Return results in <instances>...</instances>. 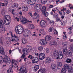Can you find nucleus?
I'll return each mask as SVG.
<instances>
[{
	"label": "nucleus",
	"mask_w": 73,
	"mask_h": 73,
	"mask_svg": "<svg viewBox=\"0 0 73 73\" xmlns=\"http://www.w3.org/2000/svg\"><path fill=\"white\" fill-rule=\"evenodd\" d=\"M17 62V61L16 60H15L14 59H12V61L11 62L13 64H14V65H15L16 66L17 65V64H16V63Z\"/></svg>",
	"instance_id": "35"
},
{
	"label": "nucleus",
	"mask_w": 73,
	"mask_h": 73,
	"mask_svg": "<svg viewBox=\"0 0 73 73\" xmlns=\"http://www.w3.org/2000/svg\"><path fill=\"white\" fill-rule=\"evenodd\" d=\"M19 14L20 16H22V15H23V12H22L21 11H20L19 12Z\"/></svg>",
	"instance_id": "61"
},
{
	"label": "nucleus",
	"mask_w": 73,
	"mask_h": 73,
	"mask_svg": "<svg viewBox=\"0 0 73 73\" xmlns=\"http://www.w3.org/2000/svg\"><path fill=\"white\" fill-rule=\"evenodd\" d=\"M58 17V14H57V13L54 14L53 15L54 18H55V19H57Z\"/></svg>",
	"instance_id": "37"
},
{
	"label": "nucleus",
	"mask_w": 73,
	"mask_h": 73,
	"mask_svg": "<svg viewBox=\"0 0 73 73\" xmlns=\"http://www.w3.org/2000/svg\"><path fill=\"white\" fill-rule=\"evenodd\" d=\"M64 48L63 49V53L64 54H67L68 56H72V52L70 50H67L68 47L66 46H64Z\"/></svg>",
	"instance_id": "5"
},
{
	"label": "nucleus",
	"mask_w": 73,
	"mask_h": 73,
	"mask_svg": "<svg viewBox=\"0 0 73 73\" xmlns=\"http://www.w3.org/2000/svg\"><path fill=\"white\" fill-rule=\"evenodd\" d=\"M16 32L17 34H21L22 33L24 36H28L31 34V31L29 30H24L23 27L22 25H17L15 28Z\"/></svg>",
	"instance_id": "1"
},
{
	"label": "nucleus",
	"mask_w": 73,
	"mask_h": 73,
	"mask_svg": "<svg viewBox=\"0 0 73 73\" xmlns=\"http://www.w3.org/2000/svg\"><path fill=\"white\" fill-rule=\"evenodd\" d=\"M45 61L46 63L49 64V63H50L51 61V59L49 57H47Z\"/></svg>",
	"instance_id": "26"
},
{
	"label": "nucleus",
	"mask_w": 73,
	"mask_h": 73,
	"mask_svg": "<svg viewBox=\"0 0 73 73\" xmlns=\"http://www.w3.org/2000/svg\"><path fill=\"white\" fill-rule=\"evenodd\" d=\"M4 3H5V5L6 6H7V5L8 3V0H5L4 1Z\"/></svg>",
	"instance_id": "42"
},
{
	"label": "nucleus",
	"mask_w": 73,
	"mask_h": 73,
	"mask_svg": "<svg viewBox=\"0 0 73 73\" xmlns=\"http://www.w3.org/2000/svg\"><path fill=\"white\" fill-rule=\"evenodd\" d=\"M67 63H71L72 62V60L70 59L67 58L66 60Z\"/></svg>",
	"instance_id": "36"
},
{
	"label": "nucleus",
	"mask_w": 73,
	"mask_h": 73,
	"mask_svg": "<svg viewBox=\"0 0 73 73\" xmlns=\"http://www.w3.org/2000/svg\"><path fill=\"white\" fill-rule=\"evenodd\" d=\"M27 2L29 4L34 5L36 3V0H27Z\"/></svg>",
	"instance_id": "16"
},
{
	"label": "nucleus",
	"mask_w": 73,
	"mask_h": 73,
	"mask_svg": "<svg viewBox=\"0 0 73 73\" xmlns=\"http://www.w3.org/2000/svg\"><path fill=\"white\" fill-rule=\"evenodd\" d=\"M45 69L44 68H42L40 69L38 71V73H44L45 72Z\"/></svg>",
	"instance_id": "24"
},
{
	"label": "nucleus",
	"mask_w": 73,
	"mask_h": 73,
	"mask_svg": "<svg viewBox=\"0 0 73 73\" xmlns=\"http://www.w3.org/2000/svg\"><path fill=\"white\" fill-rule=\"evenodd\" d=\"M7 73H13V70H12V69L11 68L9 70H7Z\"/></svg>",
	"instance_id": "38"
},
{
	"label": "nucleus",
	"mask_w": 73,
	"mask_h": 73,
	"mask_svg": "<svg viewBox=\"0 0 73 73\" xmlns=\"http://www.w3.org/2000/svg\"><path fill=\"white\" fill-rule=\"evenodd\" d=\"M3 20H0V28H2L1 33H4L5 31H7V30L5 29V28L4 27H3Z\"/></svg>",
	"instance_id": "7"
},
{
	"label": "nucleus",
	"mask_w": 73,
	"mask_h": 73,
	"mask_svg": "<svg viewBox=\"0 0 73 73\" xmlns=\"http://www.w3.org/2000/svg\"><path fill=\"white\" fill-rule=\"evenodd\" d=\"M53 29V28L50 27L49 28L48 31L49 32H52Z\"/></svg>",
	"instance_id": "43"
},
{
	"label": "nucleus",
	"mask_w": 73,
	"mask_h": 73,
	"mask_svg": "<svg viewBox=\"0 0 73 73\" xmlns=\"http://www.w3.org/2000/svg\"><path fill=\"white\" fill-rule=\"evenodd\" d=\"M28 58H30V59H32L33 58V56L31 55H29V56H28Z\"/></svg>",
	"instance_id": "54"
},
{
	"label": "nucleus",
	"mask_w": 73,
	"mask_h": 73,
	"mask_svg": "<svg viewBox=\"0 0 73 73\" xmlns=\"http://www.w3.org/2000/svg\"><path fill=\"white\" fill-rule=\"evenodd\" d=\"M67 38V37L66 36V35L64 34L63 35V38L64 39V40H66V38Z\"/></svg>",
	"instance_id": "52"
},
{
	"label": "nucleus",
	"mask_w": 73,
	"mask_h": 73,
	"mask_svg": "<svg viewBox=\"0 0 73 73\" xmlns=\"http://www.w3.org/2000/svg\"><path fill=\"white\" fill-rule=\"evenodd\" d=\"M66 70L65 68H62L61 70V73H66Z\"/></svg>",
	"instance_id": "34"
},
{
	"label": "nucleus",
	"mask_w": 73,
	"mask_h": 73,
	"mask_svg": "<svg viewBox=\"0 0 73 73\" xmlns=\"http://www.w3.org/2000/svg\"><path fill=\"white\" fill-rule=\"evenodd\" d=\"M5 62V63L9 65L11 62V59L9 57L7 56H5V59H4L3 57L0 56V62L1 64H2L3 62Z\"/></svg>",
	"instance_id": "2"
},
{
	"label": "nucleus",
	"mask_w": 73,
	"mask_h": 73,
	"mask_svg": "<svg viewBox=\"0 0 73 73\" xmlns=\"http://www.w3.org/2000/svg\"><path fill=\"white\" fill-rule=\"evenodd\" d=\"M6 11L4 10H3L1 11V14L2 15L4 16L5 15V13Z\"/></svg>",
	"instance_id": "40"
},
{
	"label": "nucleus",
	"mask_w": 73,
	"mask_h": 73,
	"mask_svg": "<svg viewBox=\"0 0 73 73\" xmlns=\"http://www.w3.org/2000/svg\"><path fill=\"white\" fill-rule=\"evenodd\" d=\"M27 71L26 70V68L24 66H22L19 71H17V73H27Z\"/></svg>",
	"instance_id": "6"
},
{
	"label": "nucleus",
	"mask_w": 73,
	"mask_h": 73,
	"mask_svg": "<svg viewBox=\"0 0 73 73\" xmlns=\"http://www.w3.org/2000/svg\"><path fill=\"white\" fill-rule=\"evenodd\" d=\"M44 13V15H45V16L46 17H47L49 15V13L48 12H46V13Z\"/></svg>",
	"instance_id": "49"
},
{
	"label": "nucleus",
	"mask_w": 73,
	"mask_h": 73,
	"mask_svg": "<svg viewBox=\"0 0 73 73\" xmlns=\"http://www.w3.org/2000/svg\"><path fill=\"white\" fill-rule=\"evenodd\" d=\"M19 19L21 20V21L22 24H25L27 23L28 21L27 20V18L23 16H19Z\"/></svg>",
	"instance_id": "8"
},
{
	"label": "nucleus",
	"mask_w": 73,
	"mask_h": 73,
	"mask_svg": "<svg viewBox=\"0 0 73 73\" xmlns=\"http://www.w3.org/2000/svg\"><path fill=\"white\" fill-rule=\"evenodd\" d=\"M73 48V44H72L70 46V48H71V49H72Z\"/></svg>",
	"instance_id": "55"
},
{
	"label": "nucleus",
	"mask_w": 73,
	"mask_h": 73,
	"mask_svg": "<svg viewBox=\"0 0 73 73\" xmlns=\"http://www.w3.org/2000/svg\"><path fill=\"white\" fill-rule=\"evenodd\" d=\"M51 67L53 70H54V71H55V72L57 71V69H58V68L57 66H56V64H52L51 65Z\"/></svg>",
	"instance_id": "19"
},
{
	"label": "nucleus",
	"mask_w": 73,
	"mask_h": 73,
	"mask_svg": "<svg viewBox=\"0 0 73 73\" xmlns=\"http://www.w3.org/2000/svg\"><path fill=\"white\" fill-rule=\"evenodd\" d=\"M11 20H4V23L5 25H8L11 23Z\"/></svg>",
	"instance_id": "23"
},
{
	"label": "nucleus",
	"mask_w": 73,
	"mask_h": 73,
	"mask_svg": "<svg viewBox=\"0 0 73 73\" xmlns=\"http://www.w3.org/2000/svg\"><path fill=\"white\" fill-rule=\"evenodd\" d=\"M43 47L42 46H40L38 48V50H39V51H41V50H43Z\"/></svg>",
	"instance_id": "39"
},
{
	"label": "nucleus",
	"mask_w": 73,
	"mask_h": 73,
	"mask_svg": "<svg viewBox=\"0 0 73 73\" xmlns=\"http://www.w3.org/2000/svg\"><path fill=\"white\" fill-rule=\"evenodd\" d=\"M25 55L24 54H22V56H21V58L22 59L24 58L25 57Z\"/></svg>",
	"instance_id": "48"
},
{
	"label": "nucleus",
	"mask_w": 73,
	"mask_h": 73,
	"mask_svg": "<svg viewBox=\"0 0 73 73\" xmlns=\"http://www.w3.org/2000/svg\"><path fill=\"white\" fill-rule=\"evenodd\" d=\"M57 65L58 66L61 67L62 66V63L60 62H58L57 63Z\"/></svg>",
	"instance_id": "41"
},
{
	"label": "nucleus",
	"mask_w": 73,
	"mask_h": 73,
	"mask_svg": "<svg viewBox=\"0 0 73 73\" xmlns=\"http://www.w3.org/2000/svg\"><path fill=\"white\" fill-rule=\"evenodd\" d=\"M54 33L55 35H58V32L56 29H54Z\"/></svg>",
	"instance_id": "45"
},
{
	"label": "nucleus",
	"mask_w": 73,
	"mask_h": 73,
	"mask_svg": "<svg viewBox=\"0 0 73 73\" xmlns=\"http://www.w3.org/2000/svg\"><path fill=\"white\" fill-rule=\"evenodd\" d=\"M46 10V7L44 6L42 8V12L43 13H45V11Z\"/></svg>",
	"instance_id": "27"
},
{
	"label": "nucleus",
	"mask_w": 73,
	"mask_h": 73,
	"mask_svg": "<svg viewBox=\"0 0 73 73\" xmlns=\"http://www.w3.org/2000/svg\"><path fill=\"white\" fill-rule=\"evenodd\" d=\"M65 1V0H62L60 2V3H64Z\"/></svg>",
	"instance_id": "59"
},
{
	"label": "nucleus",
	"mask_w": 73,
	"mask_h": 73,
	"mask_svg": "<svg viewBox=\"0 0 73 73\" xmlns=\"http://www.w3.org/2000/svg\"><path fill=\"white\" fill-rule=\"evenodd\" d=\"M54 10L56 11H57V12H58L59 11L58 10V9L57 8V7H56L54 8Z\"/></svg>",
	"instance_id": "56"
},
{
	"label": "nucleus",
	"mask_w": 73,
	"mask_h": 73,
	"mask_svg": "<svg viewBox=\"0 0 73 73\" xmlns=\"http://www.w3.org/2000/svg\"><path fill=\"white\" fill-rule=\"evenodd\" d=\"M59 13L60 15H62V11H59Z\"/></svg>",
	"instance_id": "62"
},
{
	"label": "nucleus",
	"mask_w": 73,
	"mask_h": 73,
	"mask_svg": "<svg viewBox=\"0 0 73 73\" xmlns=\"http://www.w3.org/2000/svg\"><path fill=\"white\" fill-rule=\"evenodd\" d=\"M60 0H58L56 1V3L57 4L58 3V2H60Z\"/></svg>",
	"instance_id": "64"
},
{
	"label": "nucleus",
	"mask_w": 73,
	"mask_h": 73,
	"mask_svg": "<svg viewBox=\"0 0 73 73\" xmlns=\"http://www.w3.org/2000/svg\"><path fill=\"white\" fill-rule=\"evenodd\" d=\"M12 7L13 8H17L18 7V5L14 3L12 4Z\"/></svg>",
	"instance_id": "28"
},
{
	"label": "nucleus",
	"mask_w": 73,
	"mask_h": 73,
	"mask_svg": "<svg viewBox=\"0 0 73 73\" xmlns=\"http://www.w3.org/2000/svg\"><path fill=\"white\" fill-rule=\"evenodd\" d=\"M39 69V66L38 65H36L34 67V71L35 72H36L37 70Z\"/></svg>",
	"instance_id": "29"
},
{
	"label": "nucleus",
	"mask_w": 73,
	"mask_h": 73,
	"mask_svg": "<svg viewBox=\"0 0 73 73\" xmlns=\"http://www.w3.org/2000/svg\"><path fill=\"white\" fill-rule=\"evenodd\" d=\"M48 1V0H41V3L42 4H45Z\"/></svg>",
	"instance_id": "31"
},
{
	"label": "nucleus",
	"mask_w": 73,
	"mask_h": 73,
	"mask_svg": "<svg viewBox=\"0 0 73 73\" xmlns=\"http://www.w3.org/2000/svg\"><path fill=\"white\" fill-rule=\"evenodd\" d=\"M34 16L33 17L34 19H37L40 17L39 15H38L37 13L35 12V13H34Z\"/></svg>",
	"instance_id": "21"
},
{
	"label": "nucleus",
	"mask_w": 73,
	"mask_h": 73,
	"mask_svg": "<svg viewBox=\"0 0 73 73\" xmlns=\"http://www.w3.org/2000/svg\"><path fill=\"white\" fill-rule=\"evenodd\" d=\"M33 63H37L38 61V58L37 57H34L32 59Z\"/></svg>",
	"instance_id": "18"
},
{
	"label": "nucleus",
	"mask_w": 73,
	"mask_h": 73,
	"mask_svg": "<svg viewBox=\"0 0 73 73\" xmlns=\"http://www.w3.org/2000/svg\"><path fill=\"white\" fill-rule=\"evenodd\" d=\"M15 19H16V20H17V21H19V18H18L16 17L15 18Z\"/></svg>",
	"instance_id": "63"
},
{
	"label": "nucleus",
	"mask_w": 73,
	"mask_h": 73,
	"mask_svg": "<svg viewBox=\"0 0 73 73\" xmlns=\"http://www.w3.org/2000/svg\"><path fill=\"white\" fill-rule=\"evenodd\" d=\"M22 9L24 12H27L28 10V8L27 6H25L22 7Z\"/></svg>",
	"instance_id": "25"
},
{
	"label": "nucleus",
	"mask_w": 73,
	"mask_h": 73,
	"mask_svg": "<svg viewBox=\"0 0 73 73\" xmlns=\"http://www.w3.org/2000/svg\"><path fill=\"white\" fill-rule=\"evenodd\" d=\"M49 23L50 24H54V21H49Z\"/></svg>",
	"instance_id": "51"
},
{
	"label": "nucleus",
	"mask_w": 73,
	"mask_h": 73,
	"mask_svg": "<svg viewBox=\"0 0 73 73\" xmlns=\"http://www.w3.org/2000/svg\"><path fill=\"white\" fill-rule=\"evenodd\" d=\"M39 44L41 45H45L47 44V42L44 39H40L39 40Z\"/></svg>",
	"instance_id": "11"
},
{
	"label": "nucleus",
	"mask_w": 73,
	"mask_h": 73,
	"mask_svg": "<svg viewBox=\"0 0 73 73\" xmlns=\"http://www.w3.org/2000/svg\"><path fill=\"white\" fill-rule=\"evenodd\" d=\"M0 53L1 54L4 53V48L2 47H0Z\"/></svg>",
	"instance_id": "30"
},
{
	"label": "nucleus",
	"mask_w": 73,
	"mask_h": 73,
	"mask_svg": "<svg viewBox=\"0 0 73 73\" xmlns=\"http://www.w3.org/2000/svg\"><path fill=\"white\" fill-rule=\"evenodd\" d=\"M33 51V48L30 46L27 45L26 46V48L24 49L22 51V53L23 54H27L29 53L32 52Z\"/></svg>",
	"instance_id": "3"
},
{
	"label": "nucleus",
	"mask_w": 73,
	"mask_h": 73,
	"mask_svg": "<svg viewBox=\"0 0 73 73\" xmlns=\"http://www.w3.org/2000/svg\"><path fill=\"white\" fill-rule=\"evenodd\" d=\"M39 58L40 60H42L45 58V54L44 53H41L39 55Z\"/></svg>",
	"instance_id": "13"
},
{
	"label": "nucleus",
	"mask_w": 73,
	"mask_h": 73,
	"mask_svg": "<svg viewBox=\"0 0 73 73\" xmlns=\"http://www.w3.org/2000/svg\"><path fill=\"white\" fill-rule=\"evenodd\" d=\"M66 12L67 14H69L70 13V10H68L66 11Z\"/></svg>",
	"instance_id": "50"
},
{
	"label": "nucleus",
	"mask_w": 73,
	"mask_h": 73,
	"mask_svg": "<svg viewBox=\"0 0 73 73\" xmlns=\"http://www.w3.org/2000/svg\"><path fill=\"white\" fill-rule=\"evenodd\" d=\"M40 24L42 28H44V27H45L46 26V22L44 20H42L41 21Z\"/></svg>",
	"instance_id": "14"
},
{
	"label": "nucleus",
	"mask_w": 73,
	"mask_h": 73,
	"mask_svg": "<svg viewBox=\"0 0 73 73\" xmlns=\"http://www.w3.org/2000/svg\"><path fill=\"white\" fill-rule=\"evenodd\" d=\"M56 22H58V23L61 22V20H60V18H56Z\"/></svg>",
	"instance_id": "46"
},
{
	"label": "nucleus",
	"mask_w": 73,
	"mask_h": 73,
	"mask_svg": "<svg viewBox=\"0 0 73 73\" xmlns=\"http://www.w3.org/2000/svg\"><path fill=\"white\" fill-rule=\"evenodd\" d=\"M7 44H11V41H7Z\"/></svg>",
	"instance_id": "58"
},
{
	"label": "nucleus",
	"mask_w": 73,
	"mask_h": 73,
	"mask_svg": "<svg viewBox=\"0 0 73 73\" xmlns=\"http://www.w3.org/2000/svg\"><path fill=\"white\" fill-rule=\"evenodd\" d=\"M22 42L23 44H27L28 42L27 39H23L22 40Z\"/></svg>",
	"instance_id": "33"
},
{
	"label": "nucleus",
	"mask_w": 73,
	"mask_h": 73,
	"mask_svg": "<svg viewBox=\"0 0 73 73\" xmlns=\"http://www.w3.org/2000/svg\"><path fill=\"white\" fill-rule=\"evenodd\" d=\"M63 44H64V45H67V42L66 41H64L63 42Z\"/></svg>",
	"instance_id": "57"
},
{
	"label": "nucleus",
	"mask_w": 73,
	"mask_h": 73,
	"mask_svg": "<svg viewBox=\"0 0 73 73\" xmlns=\"http://www.w3.org/2000/svg\"><path fill=\"white\" fill-rule=\"evenodd\" d=\"M50 45L51 46H52V45H54L55 46H57L58 45V44H57V42L53 40L50 43Z\"/></svg>",
	"instance_id": "17"
},
{
	"label": "nucleus",
	"mask_w": 73,
	"mask_h": 73,
	"mask_svg": "<svg viewBox=\"0 0 73 73\" xmlns=\"http://www.w3.org/2000/svg\"><path fill=\"white\" fill-rule=\"evenodd\" d=\"M49 8H53V5H50L49 7Z\"/></svg>",
	"instance_id": "60"
},
{
	"label": "nucleus",
	"mask_w": 73,
	"mask_h": 73,
	"mask_svg": "<svg viewBox=\"0 0 73 73\" xmlns=\"http://www.w3.org/2000/svg\"><path fill=\"white\" fill-rule=\"evenodd\" d=\"M40 6H41V4H38L36 5L35 8V10L37 12H40L41 10V8H40Z\"/></svg>",
	"instance_id": "12"
},
{
	"label": "nucleus",
	"mask_w": 73,
	"mask_h": 73,
	"mask_svg": "<svg viewBox=\"0 0 73 73\" xmlns=\"http://www.w3.org/2000/svg\"><path fill=\"white\" fill-rule=\"evenodd\" d=\"M62 54V53L61 51L58 52V50H55L54 51V57H56L57 56H59V55H61Z\"/></svg>",
	"instance_id": "10"
},
{
	"label": "nucleus",
	"mask_w": 73,
	"mask_h": 73,
	"mask_svg": "<svg viewBox=\"0 0 73 73\" xmlns=\"http://www.w3.org/2000/svg\"><path fill=\"white\" fill-rule=\"evenodd\" d=\"M40 33H41L42 35H44L45 33V32L44 31V30L43 29H41L39 31Z\"/></svg>",
	"instance_id": "32"
},
{
	"label": "nucleus",
	"mask_w": 73,
	"mask_h": 73,
	"mask_svg": "<svg viewBox=\"0 0 73 73\" xmlns=\"http://www.w3.org/2000/svg\"><path fill=\"white\" fill-rule=\"evenodd\" d=\"M52 36L50 35H47L46 36L45 38V40L46 41H49L51 40Z\"/></svg>",
	"instance_id": "22"
},
{
	"label": "nucleus",
	"mask_w": 73,
	"mask_h": 73,
	"mask_svg": "<svg viewBox=\"0 0 73 73\" xmlns=\"http://www.w3.org/2000/svg\"><path fill=\"white\" fill-rule=\"evenodd\" d=\"M64 67L65 69H68V71L69 72H73V68L72 67H69L68 65L65 64L64 65Z\"/></svg>",
	"instance_id": "9"
},
{
	"label": "nucleus",
	"mask_w": 73,
	"mask_h": 73,
	"mask_svg": "<svg viewBox=\"0 0 73 73\" xmlns=\"http://www.w3.org/2000/svg\"><path fill=\"white\" fill-rule=\"evenodd\" d=\"M58 57L60 59H62L63 57V56H62V55H58Z\"/></svg>",
	"instance_id": "47"
},
{
	"label": "nucleus",
	"mask_w": 73,
	"mask_h": 73,
	"mask_svg": "<svg viewBox=\"0 0 73 73\" xmlns=\"http://www.w3.org/2000/svg\"><path fill=\"white\" fill-rule=\"evenodd\" d=\"M27 27L29 29H31V30L34 29L35 28V25L31 24H29L28 25Z\"/></svg>",
	"instance_id": "15"
},
{
	"label": "nucleus",
	"mask_w": 73,
	"mask_h": 73,
	"mask_svg": "<svg viewBox=\"0 0 73 73\" xmlns=\"http://www.w3.org/2000/svg\"><path fill=\"white\" fill-rule=\"evenodd\" d=\"M61 24L62 25H65V22H61Z\"/></svg>",
	"instance_id": "53"
},
{
	"label": "nucleus",
	"mask_w": 73,
	"mask_h": 73,
	"mask_svg": "<svg viewBox=\"0 0 73 73\" xmlns=\"http://www.w3.org/2000/svg\"><path fill=\"white\" fill-rule=\"evenodd\" d=\"M11 18L9 15H6L4 17V20H11Z\"/></svg>",
	"instance_id": "20"
},
{
	"label": "nucleus",
	"mask_w": 73,
	"mask_h": 73,
	"mask_svg": "<svg viewBox=\"0 0 73 73\" xmlns=\"http://www.w3.org/2000/svg\"><path fill=\"white\" fill-rule=\"evenodd\" d=\"M9 33L11 34V40L12 42H16L19 41V38H18V36H16L15 34H14V36H13L12 33L10 31Z\"/></svg>",
	"instance_id": "4"
},
{
	"label": "nucleus",
	"mask_w": 73,
	"mask_h": 73,
	"mask_svg": "<svg viewBox=\"0 0 73 73\" xmlns=\"http://www.w3.org/2000/svg\"><path fill=\"white\" fill-rule=\"evenodd\" d=\"M45 51L46 53H48L49 52V49L48 48L45 49Z\"/></svg>",
	"instance_id": "44"
}]
</instances>
